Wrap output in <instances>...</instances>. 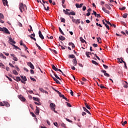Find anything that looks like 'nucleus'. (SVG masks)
Listing matches in <instances>:
<instances>
[{
    "mask_svg": "<svg viewBox=\"0 0 128 128\" xmlns=\"http://www.w3.org/2000/svg\"><path fill=\"white\" fill-rule=\"evenodd\" d=\"M102 72H103V74H104V76H108L109 77L110 76V74L106 73V71L105 70H101Z\"/></svg>",
    "mask_w": 128,
    "mask_h": 128,
    "instance_id": "1a4fd4ad",
    "label": "nucleus"
},
{
    "mask_svg": "<svg viewBox=\"0 0 128 128\" xmlns=\"http://www.w3.org/2000/svg\"><path fill=\"white\" fill-rule=\"evenodd\" d=\"M38 34H39V36H40V38H41V40H44V35H42V32L40 30L38 32Z\"/></svg>",
    "mask_w": 128,
    "mask_h": 128,
    "instance_id": "39448f33",
    "label": "nucleus"
},
{
    "mask_svg": "<svg viewBox=\"0 0 128 128\" xmlns=\"http://www.w3.org/2000/svg\"><path fill=\"white\" fill-rule=\"evenodd\" d=\"M59 28V32H60V34H63V36H64V32H62V28Z\"/></svg>",
    "mask_w": 128,
    "mask_h": 128,
    "instance_id": "e433bc0d",
    "label": "nucleus"
},
{
    "mask_svg": "<svg viewBox=\"0 0 128 128\" xmlns=\"http://www.w3.org/2000/svg\"><path fill=\"white\" fill-rule=\"evenodd\" d=\"M13 60H15V62H18V58L14 56L13 57Z\"/></svg>",
    "mask_w": 128,
    "mask_h": 128,
    "instance_id": "6e6d98bb",
    "label": "nucleus"
},
{
    "mask_svg": "<svg viewBox=\"0 0 128 128\" xmlns=\"http://www.w3.org/2000/svg\"><path fill=\"white\" fill-rule=\"evenodd\" d=\"M122 18H128V14H124L122 16Z\"/></svg>",
    "mask_w": 128,
    "mask_h": 128,
    "instance_id": "a19ab883",
    "label": "nucleus"
},
{
    "mask_svg": "<svg viewBox=\"0 0 128 128\" xmlns=\"http://www.w3.org/2000/svg\"><path fill=\"white\" fill-rule=\"evenodd\" d=\"M85 106L88 108V110H90V106L88 104V103H85Z\"/></svg>",
    "mask_w": 128,
    "mask_h": 128,
    "instance_id": "72a5a7b5",
    "label": "nucleus"
},
{
    "mask_svg": "<svg viewBox=\"0 0 128 128\" xmlns=\"http://www.w3.org/2000/svg\"><path fill=\"white\" fill-rule=\"evenodd\" d=\"M65 14H67L68 16H70V12H68L66 10H63Z\"/></svg>",
    "mask_w": 128,
    "mask_h": 128,
    "instance_id": "473e14b6",
    "label": "nucleus"
},
{
    "mask_svg": "<svg viewBox=\"0 0 128 128\" xmlns=\"http://www.w3.org/2000/svg\"><path fill=\"white\" fill-rule=\"evenodd\" d=\"M9 42H12V44H16L15 41L12 40V38H9Z\"/></svg>",
    "mask_w": 128,
    "mask_h": 128,
    "instance_id": "aec40b11",
    "label": "nucleus"
},
{
    "mask_svg": "<svg viewBox=\"0 0 128 128\" xmlns=\"http://www.w3.org/2000/svg\"><path fill=\"white\" fill-rule=\"evenodd\" d=\"M84 6V4H76V6L77 8H80Z\"/></svg>",
    "mask_w": 128,
    "mask_h": 128,
    "instance_id": "9d476101",
    "label": "nucleus"
},
{
    "mask_svg": "<svg viewBox=\"0 0 128 128\" xmlns=\"http://www.w3.org/2000/svg\"><path fill=\"white\" fill-rule=\"evenodd\" d=\"M20 78L22 80H24V82H26V80H28L26 76H20Z\"/></svg>",
    "mask_w": 128,
    "mask_h": 128,
    "instance_id": "4be33fe9",
    "label": "nucleus"
},
{
    "mask_svg": "<svg viewBox=\"0 0 128 128\" xmlns=\"http://www.w3.org/2000/svg\"><path fill=\"white\" fill-rule=\"evenodd\" d=\"M105 22H106V24H110V26H112V25L110 24V21L105 20Z\"/></svg>",
    "mask_w": 128,
    "mask_h": 128,
    "instance_id": "37998d69",
    "label": "nucleus"
},
{
    "mask_svg": "<svg viewBox=\"0 0 128 128\" xmlns=\"http://www.w3.org/2000/svg\"><path fill=\"white\" fill-rule=\"evenodd\" d=\"M19 9L20 12H26L27 10L26 6L24 4L22 3H20L19 4Z\"/></svg>",
    "mask_w": 128,
    "mask_h": 128,
    "instance_id": "f257e3e1",
    "label": "nucleus"
},
{
    "mask_svg": "<svg viewBox=\"0 0 128 128\" xmlns=\"http://www.w3.org/2000/svg\"><path fill=\"white\" fill-rule=\"evenodd\" d=\"M30 114H32L33 118H36V114H34V112H30Z\"/></svg>",
    "mask_w": 128,
    "mask_h": 128,
    "instance_id": "8fccbe9b",
    "label": "nucleus"
},
{
    "mask_svg": "<svg viewBox=\"0 0 128 128\" xmlns=\"http://www.w3.org/2000/svg\"><path fill=\"white\" fill-rule=\"evenodd\" d=\"M35 104H37V106H42V103L38 102V103L37 102H34Z\"/></svg>",
    "mask_w": 128,
    "mask_h": 128,
    "instance_id": "de8ad7c7",
    "label": "nucleus"
},
{
    "mask_svg": "<svg viewBox=\"0 0 128 128\" xmlns=\"http://www.w3.org/2000/svg\"><path fill=\"white\" fill-rule=\"evenodd\" d=\"M18 98L20 99V100H21L22 102H26V98L22 96L19 95L18 96Z\"/></svg>",
    "mask_w": 128,
    "mask_h": 128,
    "instance_id": "7ed1b4c3",
    "label": "nucleus"
},
{
    "mask_svg": "<svg viewBox=\"0 0 128 128\" xmlns=\"http://www.w3.org/2000/svg\"><path fill=\"white\" fill-rule=\"evenodd\" d=\"M52 70H55V72H58V68H56V66L54 64H52Z\"/></svg>",
    "mask_w": 128,
    "mask_h": 128,
    "instance_id": "f3484780",
    "label": "nucleus"
},
{
    "mask_svg": "<svg viewBox=\"0 0 128 128\" xmlns=\"http://www.w3.org/2000/svg\"><path fill=\"white\" fill-rule=\"evenodd\" d=\"M42 6L44 7V10H50V6H47V8H46V5H44V4L42 3Z\"/></svg>",
    "mask_w": 128,
    "mask_h": 128,
    "instance_id": "a211bd4d",
    "label": "nucleus"
},
{
    "mask_svg": "<svg viewBox=\"0 0 128 128\" xmlns=\"http://www.w3.org/2000/svg\"><path fill=\"white\" fill-rule=\"evenodd\" d=\"M102 23L104 24L105 26L108 28V30H110V26L108 24H106V22H104V20H102Z\"/></svg>",
    "mask_w": 128,
    "mask_h": 128,
    "instance_id": "dca6fc26",
    "label": "nucleus"
},
{
    "mask_svg": "<svg viewBox=\"0 0 128 128\" xmlns=\"http://www.w3.org/2000/svg\"><path fill=\"white\" fill-rule=\"evenodd\" d=\"M66 120L67 122H72V120H70V119H68V118H66Z\"/></svg>",
    "mask_w": 128,
    "mask_h": 128,
    "instance_id": "338daca9",
    "label": "nucleus"
},
{
    "mask_svg": "<svg viewBox=\"0 0 128 128\" xmlns=\"http://www.w3.org/2000/svg\"><path fill=\"white\" fill-rule=\"evenodd\" d=\"M32 100H36V102H40V98H38L33 97Z\"/></svg>",
    "mask_w": 128,
    "mask_h": 128,
    "instance_id": "c756f323",
    "label": "nucleus"
},
{
    "mask_svg": "<svg viewBox=\"0 0 128 128\" xmlns=\"http://www.w3.org/2000/svg\"><path fill=\"white\" fill-rule=\"evenodd\" d=\"M103 66L105 68V70H108V66L104 64H103Z\"/></svg>",
    "mask_w": 128,
    "mask_h": 128,
    "instance_id": "09e8293b",
    "label": "nucleus"
},
{
    "mask_svg": "<svg viewBox=\"0 0 128 128\" xmlns=\"http://www.w3.org/2000/svg\"><path fill=\"white\" fill-rule=\"evenodd\" d=\"M14 80H16V82H20V76H17L16 78H14Z\"/></svg>",
    "mask_w": 128,
    "mask_h": 128,
    "instance_id": "c85d7f7f",
    "label": "nucleus"
},
{
    "mask_svg": "<svg viewBox=\"0 0 128 128\" xmlns=\"http://www.w3.org/2000/svg\"><path fill=\"white\" fill-rule=\"evenodd\" d=\"M35 114L37 116H38V114H40V110H38V106H36Z\"/></svg>",
    "mask_w": 128,
    "mask_h": 128,
    "instance_id": "9b49d317",
    "label": "nucleus"
},
{
    "mask_svg": "<svg viewBox=\"0 0 128 128\" xmlns=\"http://www.w3.org/2000/svg\"><path fill=\"white\" fill-rule=\"evenodd\" d=\"M10 44H11V46H14V48H18V46H16L14 44H13L12 43V42L10 43Z\"/></svg>",
    "mask_w": 128,
    "mask_h": 128,
    "instance_id": "3c124183",
    "label": "nucleus"
},
{
    "mask_svg": "<svg viewBox=\"0 0 128 128\" xmlns=\"http://www.w3.org/2000/svg\"><path fill=\"white\" fill-rule=\"evenodd\" d=\"M68 57L70 58H76V56L74 54H70L68 55Z\"/></svg>",
    "mask_w": 128,
    "mask_h": 128,
    "instance_id": "bb28decb",
    "label": "nucleus"
},
{
    "mask_svg": "<svg viewBox=\"0 0 128 128\" xmlns=\"http://www.w3.org/2000/svg\"><path fill=\"white\" fill-rule=\"evenodd\" d=\"M52 110H53V112H55L56 114H58V111H56V108H51Z\"/></svg>",
    "mask_w": 128,
    "mask_h": 128,
    "instance_id": "ea45409f",
    "label": "nucleus"
},
{
    "mask_svg": "<svg viewBox=\"0 0 128 128\" xmlns=\"http://www.w3.org/2000/svg\"><path fill=\"white\" fill-rule=\"evenodd\" d=\"M105 6L108 8V10H112V8H110V5L106 4H105Z\"/></svg>",
    "mask_w": 128,
    "mask_h": 128,
    "instance_id": "f704fd0d",
    "label": "nucleus"
},
{
    "mask_svg": "<svg viewBox=\"0 0 128 128\" xmlns=\"http://www.w3.org/2000/svg\"><path fill=\"white\" fill-rule=\"evenodd\" d=\"M50 108H54L56 106V104L54 103H51L50 104Z\"/></svg>",
    "mask_w": 128,
    "mask_h": 128,
    "instance_id": "58836bf2",
    "label": "nucleus"
},
{
    "mask_svg": "<svg viewBox=\"0 0 128 128\" xmlns=\"http://www.w3.org/2000/svg\"><path fill=\"white\" fill-rule=\"evenodd\" d=\"M86 54L87 58H90V54H92V52H86Z\"/></svg>",
    "mask_w": 128,
    "mask_h": 128,
    "instance_id": "2f4dec72",
    "label": "nucleus"
},
{
    "mask_svg": "<svg viewBox=\"0 0 128 128\" xmlns=\"http://www.w3.org/2000/svg\"><path fill=\"white\" fill-rule=\"evenodd\" d=\"M28 66H29L30 68L32 70H34V64H32L31 62H28Z\"/></svg>",
    "mask_w": 128,
    "mask_h": 128,
    "instance_id": "20e7f679",
    "label": "nucleus"
},
{
    "mask_svg": "<svg viewBox=\"0 0 128 128\" xmlns=\"http://www.w3.org/2000/svg\"><path fill=\"white\" fill-rule=\"evenodd\" d=\"M66 104H67V106H68V108H72V105L70 103H68L66 102Z\"/></svg>",
    "mask_w": 128,
    "mask_h": 128,
    "instance_id": "0e129e2a",
    "label": "nucleus"
},
{
    "mask_svg": "<svg viewBox=\"0 0 128 128\" xmlns=\"http://www.w3.org/2000/svg\"><path fill=\"white\" fill-rule=\"evenodd\" d=\"M29 27L30 28V29H28V32H33L32 27V26L30 25Z\"/></svg>",
    "mask_w": 128,
    "mask_h": 128,
    "instance_id": "4c0bfd02",
    "label": "nucleus"
},
{
    "mask_svg": "<svg viewBox=\"0 0 128 128\" xmlns=\"http://www.w3.org/2000/svg\"><path fill=\"white\" fill-rule=\"evenodd\" d=\"M80 40L82 42H86V40H84L82 37L80 38Z\"/></svg>",
    "mask_w": 128,
    "mask_h": 128,
    "instance_id": "c03bdc74",
    "label": "nucleus"
},
{
    "mask_svg": "<svg viewBox=\"0 0 128 128\" xmlns=\"http://www.w3.org/2000/svg\"><path fill=\"white\" fill-rule=\"evenodd\" d=\"M3 32H4L5 34H10V31H8V28H3Z\"/></svg>",
    "mask_w": 128,
    "mask_h": 128,
    "instance_id": "0eeeda50",
    "label": "nucleus"
},
{
    "mask_svg": "<svg viewBox=\"0 0 128 128\" xmlns=\"http://www.w3.org/2000/svg\"><path fill=\"white\" fill-rule=\"evenodd\" d=\"M73 22H75V24H80V19L78 20H76L73 21Z\"/></svg>",
    "mask_w": 128,
    "mask_h": 128,
    "instance_id": "f8f14e48",
    "label": "nucleus"
},
{
    "mask_svg": "<svg viewBox=\"0 0 128 128\" xmlns=\"http://www.w3.org/2000/svg\"><path fill=\"white\" fill-rule=\"evenodd\" d=\"M69 46H71L72 48H76L74 44L72 42H69Z\"/></svg>",
    "mask_w": 128,
    "mask_h": 128,
    "instance_id": "5701e85b",
    "label": "nucleus"
},
{
    "mask_svg": "<svg viewBox=\"0 0 128 128\" xmlns=\"http://www.w3.org/2000/svg\"><path fill=\"white\" fill-rule=\"evenodd\" d=\"M96 38L98 42V44H100L101 42H100V40H102V38H100V37L97 38Z\"/></svg>",
    "mask_w": 128,
    "mask_h": 128,
    "instance_id": "79ce46f5",
    "label": "nucleus"
},
{
    "mask_svg": "<svg viewBox=\"0 0 128 128\" xmlns=\"http://www.w3.org/2000/svg\"><path fill=\"white\" fill-rule=\"evenodd\" d=\"M83 110L84 112H87L88 114H90V112H89L88 110V109H86V107H82Z\"/></svg>",
    "mask_w": 128,
    "mask_h": 128,
    "instance_id": "ddd939ff",
    "label": "nucleus"
},
{
    "mask_svg": "<svg viewBox=\"0 0 128 128\" xmlns=\"http://www.w3.org/2000/svg\"><path fill=\"white\" fill-rule=\"evenodd\" d=\"M52 72H53V74H54V76L56 78H57L58 80H60V77H58V75L56 74L54 71L52 70Z\"/></svg>",
    "mask_w": 128,
    "mask_h": 128,
    "instance_id": "a878e982",
    "label": "nucleus"
},
{
    "mask_svg": "<svg viewBox=\"0 0 128 128\" xmlns=\"http://www.w3.org/2000/svg\"><path fill=\"white\" fill-rule=\"evenodd\" d=\"M93 12L94 13H92V14H94V16H96V14H97L96 12V11L94 10Z\"/></svg>",
    "mask_w": 128,
    "mask_h": 128,
    "instance_id": "680f3d73",
    "label": "nucleus"
},
{
    "mask_svg": "<svg viewBox=\"0 0 128 128\" xmlns=\"http://www.w3.org/2000/svg\"><path fill=\"white\" fill-rule=\"evenodd\" d=\"M12 72L14 74H15L16 76H18V72H16V70H12Z\"/></svg>",
    "mask_w": 128,
    "mask_h": 128,
    "instance_id": "c9c22d12",
    "label": "nucleus"
},
{
    "mask_svg": "<svg viewBox=\"0 0 128 128\" xmlns=\"http://www.w3.org/2000/svg\"><path fill=\"white\" fill-rule=\"evenodd\" d=\"M2 2L4 6H8V0H2Z\"/></svg>",
    "mask_w": 128,
    "mask_h": 128,
    "instance_id": "4468645a",
    "label": "nucleus"
},
{
    "mask_svg": "<svg viewBox=\"0 0 128 128\" xmlns=\"http://www.w3.org/2000/svg\"><path fill=\"white\" fill-rule=\"evenodd\" d=\"M99 86L100 88H106V87L102 86V84H100Z\"/></svg>",
    "mask_w": 128,
    "mask_h": 128,
    "instance_id": "864d4df0",
    "label": "nucleus"
},
{
    "mask_svg": "<svg viewBox=\"0 0 128 128\" xmlns=\"http://www.w3.org/2000/svg\"><path fill=\"white\" fill-rule=\"evenodd\" d=\"M72 63L74 66H76V64H78V61L76 60V58H74L72 60Z\"/></svg>",
    "mask_w": 128,
    "mask_h": 128,
    "instance_id": "423d86ee",
    "label": "nucleus"
},
{
    "mask_svg": "<svg viewBox=\"0 0 128 128\" xmlns=\"http://www.w3.org/2000/svg\"><path fill=\"white\" fill-rule=\"evenodd\" d=\"M4 14H2V13H0V18H4Z\"/></svg>",
    "mask_w": 128,
    "mask_h": 128,
    "instance_id": "69168bd1",
    "label": "nucleus"
},
{
    "mask_svg": "<svg viewBox=\"0 0 128 128\" xmlns=\"http://www.w3.org/2000/svg\"><path fill=\"white\" fill-rule=\"evenodd\" d=\"M53 80L56 82V84H60V81L58 80V79H56V78H53Z\"/></svg>",
    "mask_w": 128,
    "mask_h": 128,
    "instance_id": "6ab92c4d",
    "label": "nucleus"
},
{
    "mask_svg": "<svg viewBox=\"0 0 128 128\" xmlns=\"http://www.w3.org/2000/svg\"><path fill=\"white\" fill-rule=\"evenodd\" d=\"M92 64H95V66H98V63L96 62L95 60H92Z\"/></svg>",
    "mask_w": 128,
    "mask_h": 128,
    "instance_id": "cd10ccee",
    "label": "nucleus"
},
{
    "mask_svg": "<svg viewBox=\"0 0 128 128\" xmlns=\"http://www.w3.org/2000/svg\"><path fill=\"white\" fill-rule=\"evenodd\" d=\"M59 39L60 40H66V38H64L62 36H61L59 37Z\"/></svg>",
    "mask_w": 128,
    "mask_h": 128,
    "instance_id": "412c9836",
    "label": "nucleus"
},
{
    "mask_svg": "<svg viewBox=\"0 0 128 128\" xmlns=\"http://www.w3.org/2000/svg\"><path fill=\"white\" fill-rule=\"evenodd\" d=\"M61 22H66V19H64V18H61Z\"/></svg>",
    "mask_w": 128,
    "mask_h": 128,
    "instance_id": "603ef678",
    "label": "nucleus"
},
{
    "mask_svg": "<svg viewBox=\"0 0 128 128\" xmlns=\"http://www.w3.org/2000/svg\"><path fill=\"white\" fill-rule=\"evenodd\" d=\"M119 10H126V7H123V8H120Z\"/></svg>",
    "mask_w": 128,
    "mask_h": 128,
    "instance_id": "5fc2aeb1",
    "label": "nucleus"
},
{
    "mask_svg": "<svg viewBox=\"0 0 128 128\" xmlns=\"http://www.w3.org/2000/svg\"><path fill=\"white\" fill-rule=\"evenodd\" d=\"M122 84L124 88H128V82H126V81H123Z\"/></svg>",
    "mask_w": 128,
    "mask_h": 128,
    "instance_id": "6e6552de",
    "label": "nucleus"
},
{
    "mask_svg": "<svg viewBox=\"0 0 128 128\" xmlns=\"http://www.w3.org/2000/svg\"><path fill=\"white\" fill-rule=\"evenodd\" d=\"M102 10H104V12H106V14H110V11L106 10V9L104 7H102Z\"/></svg>",
    "mask_w": 128,
    "mask_h": 128,
    "instance_id": "2eb2a0df",
    "label": "nucleus"
},
{
    "mask_svg": "<svg viewBox=\"0 0 128 128\" xmlns=\"http://www.w3.org/2000/svg\"><path fill=\"white\" fill-rule=\"evenodd\" d=\"M0 66H2V68H4V65L2 63H0Z\"/></svg>",
    "mask_w": 128,
    "mask_h": 128,
    "instance_id": "052dcab7",
    "label": "nucleus"
},
{
    "mask_svg": "<svg viewBox=\"0 0 128 128\" xmlns=\"http://www.w3.org/2000/svg\"><path fill=\"white\" fill-rule=\"evenodd\" d=\"M82 116H86V112H82Z\"/></svg>",
    "mask_w": 128,
    "mask_h": 128,
    "instance_id": "774afa93",
    "label": "nucleus"
},
{
    "mask_svg": "<svg viewBox=\"0 0 128 128\" xmlns=\"http://www.w3.org/2000/svg\"><path fill=\"white\" fill-rule=\"evenodd\" d=\"M61 126H62V128H66V124H64V123H62V124H61Z\"/></svg>",
    "mask_w": 128,
    "mask_h": 128,
    "instance_id": "13d9d810",
    "label": "nucleus"
},
{
    "mask_svg": "<svg viewBox=\"0 0 128 128\" xmlns=\"http://www.w3.org/2000/svg\"><path fill=\"white\" fill-rule=\"evenodd\" d=\"M94 48H98V44H92Z\"/></svg>",
    "mask_w": 128,
    "mask_h": 128,
    "instance_id": "e2e57ef3",
    "label": "nucleus"
},
{
    "mask_svg": "<svg viewBox=\"0 0 128 128\" xmlns=\"http://www.w3.org/2000/svg\"><path fill=\"white\" fill-rule=\"evenodd\" d=\"M96 25L97 26H100V28H102V24H98V23H96Z\"/></svg>",
    "mask_w": 128,
    "mask_h": 128,
    "instance_id": "4d7b16f0",
    "label": "nucleus"
},
{
    "mask_svg": "<svg viewBox=\"0 0 128 128\" xmlns=\"http://www.w3.org/2000/svg\"><path fill=\"white\" fill-rule=\"evenodd\" d=\"M30 79L31 80H32V82H36V78H33L32 76H30Z\"/></svg>",
    "mask_w": 128,
    "mask_h": 128,
    "instance_id": "a18cd8bd",
    "label": "nucleus"
},
{
    "mask_svg": "<svg viewBox=\"0 0 128 128\" xmlns=\"http://www.w3.org/2000/svg\"><path fill=\"white\" fill-rule=\"evenodd\" d=\"M124 60L123 58H120V60H122V62H120V64H122V62H124V65L126 66V62L124 61Z\"/></svg>",
    "mask_w": 128,
    "mask_h": 128,
    "instance_id": "7c9ffc66",
    "label": "nucleus"
},
{
    "mask_svg": "<svg viewBox=\"0 0 128 128\" xmlns=\"http://www.w3.org/2000/svg\"><path fill=\"white\" fill-rule=\"evenodd\" d=\"M54 90L55 92H57L58 94H59V96H60V98H64V95L62 94V93H60V91L54 88Z\"/></svg>",
    "mask_w": 128,
    "mask_h": 128,
    "instance_id": "f03ea898",
    "label": "nucleus"
},
{
    "mask_svg": "<svg viewBox=\"0 0 128 128\" xmlns=\"http://www.w3.org/2000/svg\"><path fill=\"white\" fill-rule=\"evenodd\" d=\"M70 14L72 16H76V12L74 11L70 12H69V16H70Z\"/></svg>",
    "mask_w": 128,
    "mask_h": 128,
    "instance_id": "b1692460",
    "label": "nucleus"
},
{
    "mask_svg": "<svg viewBox=\"0 0 128 128\" xmlns=\"http://www.w3.org/2000/svg\"><path fill=\"white\" fill-rule=\"evenodd\" d=\"M4 106H6L7 108H9V106H10V103L8 102H5Z\"/></svg>",
    "mask_w": 128,
    "mask_h": 128,
    "instance_id": "393cba45",
    "label": "nucleus"
},
{
    "mask_svg": "<svg viewBox=\"0 0 128 128\" xmlns=\"http://www.w3.org/2000/svg\"><path fill=\"white\" fill-rule=\"evenodd\" d=\"M37 48H38V50H42V48H40V46L38 44V43L36 42L35 43Z\"/></svg>",
    "mask_w": 128,
    "mask_h": 128,
    "instance_id": "49530a36",
    "label": "nucleus"
},
{
    "mask_svg": "<svg viewBox=\"0 0 128 128\" xmlns=\"http://www.w3.org/2000/svg\"><path fill=\"white\" fill-rule=\"evenodd\" d=\"M82 80L83 82H86L88 80L84 77L82 78Z\"/></svg>",
    "mask_w": 128,
    "mask_h": 128,
    "instance_id": "bf43d9fd",
    "label": "nucleus"
}]
</instances>
